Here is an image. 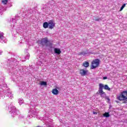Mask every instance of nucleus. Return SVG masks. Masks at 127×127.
Segmentation results:
<instances>
[{
  "label": "nucleus",
  "mask_w": 127,
  "mask_h": 127,
  "mask_svg": "<svg viewBox=\"0 0 127 127\" xmlns=\"http://www.w3.org/2000/svg\"><path fill=\"white\" fill-rule=\"evenodd\" d=\"M7 63V66L9 70H11L13 68H15V66H14V65H16V66L17 65L16 59L13 58L8 60Z\"/></svg>",
  "instance_id": "f257e3e1"
},
{
  "label": "nucleus",
  "mask_w": 127,
  "mask_h": 127,
  "mask_svg": "<svg viewBox=\"0 0 127 127\" xmlns=\"http://www.w3.org/2000/svg\"><path fill=\"white\" fill-rule=\"evenodd\" d=\"M8 109L12 117L14 118L15 116H17L18 111L16 110V108L15 107L13 106V104H12V103H11V104L9 105Z\"/></svg>",
  "instance_id": "f03ea898"
},
{
  "label": "nucleus",
  "mask_w": 127,
  "mask_h": 127,
  "mask_svg": "<svg viewBox=\"0 0 127 127\" xmlns=\"http://www.w3.org/2000/svg\"><path fill=\"white\" fill-rule=\"evenodd\" d=\"M119 101H127V91H123L121 94L117 97Z\"/></svg>",
  "instance_id": "7ed1b4c3"
},
{
  "label": "nucleus",
  "mask_w": 127,
  "mask_h": 127,
  "mask_svg": "<svg viewBox=\"0 0 127 127\" xmlns=\"http://www.w3.org/2000/svg\"><path fill=\"white\" fill-rule=\"evenodd\" d=\"M99 87L98 89V92L97 94H99L100 95L101 98H106V93L103 91V89H104V84L102 83H100L99 84Z\"/></svg>",
  "instance_id": "20e7f679"
},
{
  "label": "nucleus",
  "mask_w": 127,
  "mask_h": 127,
  "mask_svg": "<svg viewBox=\"0 0 127 127\" xmlns=\"http://www.w3.org/2000/svg\"><path fill=\"white\" fill-rule=\"evenodd\" d=\"M99 65H100V60L97 59L93 60L92 62L91 69H95V68H97Z\"/></svg>",
  "instance_id": "39448f33"
},
{
  "label": "nucleus",
  "mask_w": 127,
  "mask_h": 127,
  "mask_svg": "<svg viewBox=\"0 0 127 127\" xmlns=\"http://www.w3.org/2000/svg\"><path fill=\"white\" fill-rule=\"evenodd\" d=\"M49 40L47 38H43L41 39V40H39L37 41V43H38V44H40V45H42V46H44L46 45V44H47Z\"/></svg>",
  "instance_id": "423d86ee"
},
{
  "label": "nucleus",
  "mask_w": 127,
  "mask_h": 127,
  "mask_svg": "<svg viewBox=\"0 0 127 127\" xmlns=\"http://www.w3.org/2000/svg\"><path fill=\"white\" fill-rule=\"evenodd\" d=\"M29 113H31L29 115H28L27 118L28 119H31V118H35L36 116V112H35V109H31Z\"/></svg>",
  "instance_id": "0eeeda50"
},
{
  "label": "nucleus",
  "mask_w": 127,
  "mask_h": 127,
  "mask_svg": "<svg viewBox=\"0 0 127 127\" xmlns=\"http://www.w3.org/2000/svg\"><path fill=\"white\" fill-rule=\"evenodd\" d=\"M49 28L50 29H53L55 27V23L54 21L51 20L48 21Z\"/></svg>",
  "instance_id": "6e6552de"
},
{
  "label": "nucleus",
  "mask_w": 127,
  "mask_h": 127,
  "mask_svg": "<svg viewBox=\"0 0 127 127\" xmlns=\"http://www.w3.org/2000/svg\"><path fill=\"white\" fill-rule=\"evenodd\" d=\"M4 34L3 33H0V43H5V38L3 36Z\"/></svg>",
  "instance_id": "1a4fd4ad"
},
{
  "label": "nucleus",
  "mask_w": 127,
  "mask_h": 127,
  "mask_svg": "<svg viewBox=\"0 0 127 127\" xmlns=\"http://www.w3.org/2000/svg\"><path fill=\"white\" fill-rule=\"evenodd\" d=\"M88 70L82 69L79 70V74L81 75V76H86L88 75Z\"/></svg>",
  "instance_id": "9d476101"
},
{
  "label": "nucleus",
  "mask_w": 127,
  "mask_h": 127,
  "mask_svg": "<svg viewBox=\"0 0 127 127\" xmlns=\"http://www.w3.org/2000/svg\"><path fill=\"white\" fill-rule=\"evenodd\" d=\"M42 9L45 12H49V10H50V8L47 5H43V7L42 8Z\"/></svg>",
  "instance_id": "9b49d317"
},
{
  "label": "nucleus",
  "mask_w": 127,
  "mask_h": 127,
  "mask_svg": "<svg viewBox=\"0 0 127 127\" xmlns=\"http://www.w3.org/2000/svg\"><path fill=\"white\" fill-rule=\"evenodd\" d=\"M18 19H20V17L18 16H15V18H12V22L13 23H16V20H18Z\"/></svg>",
  "instance_id": "f8f14e48"
},
{
  "label": "nucleus",
  "mask_w": 127,
  "mask_h": 127,
  "mask_svg": "<svg viewBox=\"0 0 127 127\" xmlns=\"http://www.w3.org/2000/svg\"><path fill=\"white\" fill-rule=\"evenodd\" d=\"M54 52L56 54H57L58 55L61 54V50H60V49H58L57 48H55L54 49Z\"/></svg>",
  "instance_id": "ddd939ff"
},
{
  "label": "nucleus",
  "mask_w": 127,
  "mask_h": 127,
  "mask_svg": "<svg viewBox=\"0 0 127 127\" xmlns=\"http://www.w3.org/2000/svg\"><path fill=\"white\" fill-rule=\"evenodd\" d=\"M52 93L54 95H58V94H59V91H58V90L57 89L55 88L52 90Z\"/></svg>",
  "instance_id": "4468645a"
},
{
  "label": "nucleus",
  "mask_w": 127,
  "mask_h": 127,
  "mask_svg": "<svg viewBox=\"0 0 127 127\" xmlns=\"http://www.w3.org/2000/svg\"><path fill=\"white\" fill-rule=\"evenodd\" d=\"M46 125H47V127H54L53 124L51 121L49 122V121L46 122Z\"/></svg>",
  "instance_id": "2eb2a0df"
},
{
  "label": "nucleus",
  "mask_w": 127,
  "mask_h": 127,
  "mask_svg": "<svg viewBox=\"0 0 127 127\" xmlns=\"http://www.w3.org/2000/svg\"><path fill=\"white\" fill-rule=\"evenodd\" d=\"M5 95H6V97H9V98H12L13 97V95H11V92L10 91L7 92Z\"/></svg>",
  "instance_id": "dca6fc26"
},
{
  "label": "nucleus",
  "mask_w": 127,
  "mask_h": 127,
  "mask_svg": "<svg viewBox=\"0 0 127 127\" xmlns=\"http://www.w3.org/2000/svg\"><path fill=\"white\" fill-rule=\"evenodd\" d=\"M43 26L44 28H49V25H48V22H45L43 23Z\"/></svg>",
  "instance_id": "f3484780"
},
{
  "label": "nucleus",
  "mask_w": 127,
  "mask_h": 127,
  "mask_svg": "<svg viewBox=\"0 0 127 127\" xmlns=\"http://www.w3.org/2000/svg\"><path fill=\"white\" fill-rule=\"evenodd\" d=\"M82 66L87 68V67H89V62H84Z\"/></svg>",
  "instance_id": "a211bd4d"
},
{
  "label": "nucleus",
  "mask_w": 127,
  "mask_h": 127,
  "mask_svg": "<svg viewBox=\"0 0 127 127\" xmlns=\"http://www.w3.org/2000/svg\"><path fill=\"white\" fill-rule=\"evenodd\" d=\"M104 88L105 90H107L108 91H111V88L109 87V86H108V85H104Z\"/></svg>",
  "instance_id": "6ab92c4d"
},
{
  "label": "nucleus",
  "mask_w": 127,
  "mask_h": 127,
  "mask_svg": "<svg viewBox=\"0 0 127 127\" xmlns=\"http://www.w3.org/2000/svg\"><path fill=\"white\" fill-rule=\"evenodd\" d=\"M103 116H104L105 118H109L111 116V115H110V114H109V113L107 112H105L104 114H103Z\"/></svg>",
  "instance_id": "aec40b11"
},
{
  "label": "nucleus",
  "mask_w": 127,
  "mask_h": 127,
  "mask_svg": "<svg viewBox=\"0 0 127 127\" xmlns=\"http://www.w3.org/2000/svg\"><path fill=\"white\" fill-rule=\"evenodd\" d=\"M46 46H48V47H50V48H52V44L50 42H49V41L48 42V43H47V44L46 45Z\"/></svg>",
  "instance_id": "412c9836"
},
{
  "label": "nucleus",
  "mask_w": 127,
  "mask_h": 127,
  "mask_svg": "<svg viewBox=\"0 0 127 127\" xmlns=\"http://www.w3.org/2000/svg\"><path fill=\"white\" fill-rule=\"evenodd\" d=\"M41 86H46L47 82L46 81H42L40 83Z\"/></svg>",
  "instance_id": "4be33fe9"
},
{
  "label": "nucleus",
  "mask_w": 127,
  "mask_h": 127,
  "mask_svg": "<svg viewBox=\"0 0 127 127\" xmlns=\"http://www.w3.org/2000/svg\"><path fill=\"white\" fill-rule=\"evenodd\" d=\"M1 2L3 4H6L7 3V0H2Z\"/></svg>",
  "instance_id": "5701e85b"
},
{
  "label": "nucleus",
  "mask_w": 127,
  "mask_h": 127,
  "mask_svg": "<svg viewBox=\"0 0 127 127\" xmlns=\"http://www.w3.org/2000/svg\"><path fill=\"white\" fill-rule=\"evenodd\" d=\"M126 7V4H124L121 7L120 11H122V10H123V9H124V8H125V7Z\"/></svg>",
  "instance_id": "b1692460"
},
{
  "label": "nucleus",
  "mask_w": 127,
  "mask_h": 127,
  "mask_svg": "<svg viewBox=\"0 0 127 127\" xmlns=\"http://www.w3.org/2000/svg\"><path fill=\"white\" fill-rule=\"evenodd\" d=\"M19 105H21V104H23V99H19Z\"/></svg>",
  "instance_id": "393cba45"
},
{
  "label": "nucleus",
  "mask_w": 127,
  "mask_h": 127,
  "mask_svg": "<svg viewBox=\"0 0 127 127\" xmlns=\"http://www.w3.org/2000/svg\"><path fill=\"white\" fill-rule=\"evenodd\" d=\"M95 21H100L101 20H102V19H101L100 18H96L95 19Z\"/></svg>",
  "instance_id": "a878e982"
},
{
  "label": "nucleus",
  "mask_w": 127,
  "mask_h": 127,
  "mask_svg": "<svg viewBox=\"0 0 127 127\" xmlns=\"http://www.w3.org/2000/svg\"><path fill=\"white\" fill-rule=\"evenodd\" d=\"M25 59H29V54L27 55V56L25 57Z\"/></svg>",
  "instance_id": "bb28decb"
},
{
  "label": "nucleus",
  "mask_w": 127,
  "mask_h": 127,
  "mask_svg": "<svg viewBox=\"0 0 127 127\" xmlns=\"http://www.w3.org/2000/svg\"><path fill=\"white\" fill-rule=\"evenodd\" d=\"M93 115H97L98 113H97V112H96L95 111H93Z\"/></svg>",
  "instance_id": "cd10ccee"
},
{
  "label": "nucleus",
  "mask_w": 127,
  "mask_h": 127,
  "mask_svg": "<svg viewBox=\"0 0 127 127\" xmlns=\"http://www.w3.org/2000/svg\"><path fill=\"white\" fill-rule=\"evenodd\" d=\"M106 79H108V77L107 76L103 77V80H106Z\"/></svg>",
  "instance_id": "c85d7f7f"
},
{
  "label": "nucleus",
  "mask_w": 127,
  "mask_h": 127,
  "mask_svg": "<svg viewBox=\"0 0 127 127\" xmlns=\"http://www.w3.org/2000/svg\"><path fill=\"white\" fill-rule=\"evenodd\" d=\"M1 9H2V7L0 6V13L1 12Z\"/></svg>",
  "instance_id": "c756f323"
},
{
  "label": "nucleus",
  "mask_w": 127,
  "mask_h": 127,
  "mask_svg": "<svg viewBox=\"0 0 127 127\" xmlns=\"http://www.w3.org/2000/svg\"><path fill=\"white\" fill-rule=\"evenodd\" d=\"M2 53V51H0V55H1Z\"/></svg>",
  "instance_id": "7c9ffc66"
},
{
  "label": "nucleus",
  "mask_w": 127,
  "mask_h": 127,
  "mask_svg": "<svg viewBox=\"0 0 127 127\" xmlns=\"http://www.w3.org/2000/svg\"><path fill=\"white\" fill-rule=\"evenodd\" d=\"M106 99H107V100H108V101H111V100L110 99V98H109L108 97H107Z\"/></svg>",
  "instance_id": "2f4dec72"
},
{
  "label": "nucleus",
  "mask_w": 127,
  "mask_h": 127,
  "mask_svg": "<svg viewBox=\"0 0 127 127\" xmlns=\"http://www.w3.org/2000/svg\"><path fill=\"white\" fill-rule=\"evenodd\" d=\"M79 55H83V53L79 54Z\"/></svg>",
  "instance_id": "473e14b6"
},
{
  "label": "nucleus",
  "mask_w": 127,
  "mask_h": 127,
  "mask_svg": "<svg viewBox=\"0 0 127 127\" xmlns=\"http://www.w3.org/2000/svg\"><path fill=\"white\" fill-rule=\"evenodd\" d=\"M4 87H6V84H4Z\"/></svg>",
  "instance_id": "72a5a7b5"
},
{
  "label": "nucleus",
  "mask_w": 127,
  "mask_h": 127,
  "mask_svg": "<svg viewBox=\"0 0 127 127\" xmlns=\"http://www.w3.org/2000/svg\"><path fill=\"white\" fill-rule=\"evenodd\" d=\"M57 89H59V88H58V87H57Z\"/></svg>",
  "instance_id": "f704fd0d"
}]
</instances>
